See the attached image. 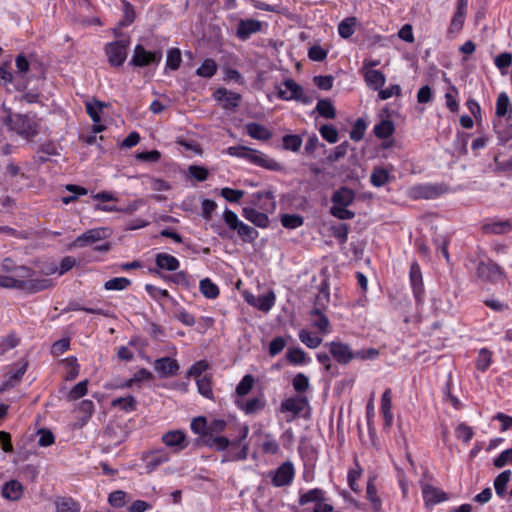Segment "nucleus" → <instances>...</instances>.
<instances>
[{
	"mask_svg": "<svg viewBox=\"0 0 512 512\" xmlns=\"http://www.w3.org/2000/svg\"><path fill=\"white\" fill-rule=\"evenodd\" d=\"M269 476L275 487L287 486L294 478V467L291 462H284L276 470L270 471Z\"/></svg>",
	"mask_w": 512,
	"mask_h": 512,
	"instance_id": "obj_8",
	"label": "nucleus"
},
{
	"mask_svg": "<svg viewBox=\"0 0 512 512\" xmlns=\"http://www.w3.org/2000/svg\"><path fill=\"white\" fill-rule=\"evenodd\" d=\"M356 22L357 20L355 17H348L342 20L338 25L339 35L344 39L350 38L354 33Z\"/></svg>",
	"mask_w": 512,
	"mask_h": 512,
	"instance_id": "obj_36",
	"label": "nucleus"
},
{
	"mask_svg": "<svg viewBox=\"0 0 512 512\" xmlns=\"http://www.w3.org/2000/svg\"><path fill=\"white\" fill-rule=\"evenodd\" d=\"M310 324L321 334L326 335L331 332V325L328 317L319 309L314 308L309 313Z\"/></svg>",
	"mask_w": 512,
	"mask_h": 512,
	"instance_id": "obj_17",
	"label": "nucleus"
},
{
	"mask_svg": "<svg viewBox=\"0 0 512 512\" xmlns=\"http://www.w3.org/2000/svg\"><path fill=\"white\" fill-rule=\"evenodd\" d=\"M245 159L257 166L266 168L271 171H281L283 169L282 165L276 160L252 148H248Z\"/></svg>",
	"mask_w": 512,
	"mask_h": 512,
	"instance_id": "obj_9",
	"label": "nucleus"
},
{
	"mask_svg": "<svg viewBox=\"0 0 512 512\" xmlns=\"http://www.w3.org/2000/svg\"><path fill=\"white\" fill-rule=\"evenodd\" d=\"M129 46L128 39H121L108 43L105 46V52L108 56L109 63L113 66H122L127 58V48Z\"/></svg>",
	"mask_w": 512,
	"mask_h": 512,
	"instance_id": "obj_7",
	"label": "nucleus"
},
{
	"mask_svg": "<svg viewBox=\"0 0 512 512\" xmlns=\"http://www.w3.org/2000/svg\"><path fill=\"white\" fill-rule=\"evenodd\" d=\"M422 494L427 506H433L448 499L444 491L429 484L422 487Z\"/></svg>",
	"mask_w": 512,
	"mask_h": 512,
	"instance_id": "obj_20",
	"label": "nucleus"
},
{
	"mask_svg": "<svg viewBox=\"0 0 512 512\" xmlns=\"http://www.w3.org/2000/svg\"><path fill=\"white\" fill-rule=\"evenodd\" d=\"M66 190L69 192H72L73 195L62 197V202L64 204H69V203L75 201L77 199V196L86 195L88 192L86 188H84L82 186L74 185V184H68L66 186Z\"/></svg>",
	"mask_w": 512,
	"mask_h": 512,
	"instance_id": "obj_54",
	"label": "nucleus"
},
{
	"mask_svg": "<svg viewBox=\"0 0 512 512\" xmlns=\"http://www.w3.org/2000/svg\"><path fill=\"white\" fill-rule=\"evenodd\" d=\"M131 284V281L126 277H115L104 283L106 290H117L121 291L126 289Z\"/></svg>",
	"mask_w": 512,
	"mask_h": 512,
	"instance_id": "obj_46",
	"label": "nucleus"
},
{
	"mask_svg": "<svg viewBox=\"0 0 512 512\" xmlns=\"http://www.w3.org/2000/svg\"><path fill=\"white\" fill-rule=\"evenodd\" d=\"M251 204L258 206L261 210L273 212L276 208V202L272 191L256 192L252 195Z\"/></svg>",
	"mask_w": 512,
	"mask_h": 512,
	"instance_id": "obj_15",
	"label": "nucleus"
},
{
	"mask_svg": "<svg viewBox=\"0 0 512 512\" xmlns=\"http://www.w3.org/2000/svg\"><path fill=\"white\" fill-rule=\"evenodd\" d=\"M200 292L208 299H215L219 295L218 286L209 278H204L199 283Z\"/></svg>",
	"mask_w": 512,
	"mask_h": 512,
	"instance_id": "obj_33",
	"label": "nucleus"
},
{
	"mask_svg": "<svg viewBox=\"0 0 512 512\" xmlns=\"http://www.w3.org/2000/svg\"><path fill=\"white\" fill-rule=\"evenodd\" d=\"M293 387L294 389L299 392V393H303L305 391L308 390L309 388V379L306 375H304L303 373H298L294 378H293Z\"/></svg>",
	"mask_w": 512,
	"mask_h": 512,
	"instance_id": "obj_62",
	"label": "nucleus"
},
{
	"mask_svg": "<svg viewBox=\"0 0 512 512\" xmlns=\"http://www.w3.org/2000/svg\"><path fill=\"white\" fill-rule=\"evenodd\" d=\"M170 459L169 454L164 450H159L154 452L147 463V467L150 469H155L159 465L168 462Z\"/></svg>",
	"mask_w": 512,
	"mask_h": 512,
	"instance_id": "obj_50",
	"label": "nucleus"
},
{
	"mask_svg": "<svg viewBox=\"0 0 512 512\" xmlns=\"http://www.w3.org/2000/svg\"><path fill=\"white\" fill-rule=\"evenodd\" d=\"M394 132V125L390 120H383L374 127V133L378 138L390 137Z\"/></svg>",
	"mask_w": 512,
	"mask_h": 512,
	"instance_id": "obj_43",
	"label": "nucleus"
},
{
	"mask_svg": "<svg viewBox=\"0 0 512 512\" xmlns=\"http://www.w3.org/2000/svg\"><path fill=\"white\" fill-rule=\"evenodd\" d=\"M218 70V65L215 60L211 58L205 59L201 66L197 68L196 75L203 78H211L213 77Z\"/></svg>",
	"mask_w": 512,
	"mask_h": 512,
	"instance_id": "obj_29",
	"label": "nucleus"
},
{
	"mask_svg": "<svg viewBox=\"0 0 512 512\" xmlns=\"http://www.w3.org/2000/svg\"><path fill=\"white\" fill-rule=\"evenodd\" d=\"M275 300V293L273 291H269L267 294L260 295L253 304L259 310L268 312L274 306Z\"/></svg>",
	"mask_w": 512,
	"mask_h": 512,
	"instance_id": "obj_32",
	"label": "nucleus"
},
{
	"mask_svg": "<svg viewBox=\"0 0 512 512\" xmlns=\"http://www.w3.org/2000/svg\"><path fill=\"white\" fill-rule=\"evenodd\" d=\"M331 356L340 365H347L352 360H375L379 356L376 348L360 349L354 351L349 344L340 340H334L325 344Z\"/></svg>",
	"mask_w": 512,
	"mask_h": 512,
	"instance_id": "obj_2",
	"label": "nucleus"
},
{
	"mask_svg": "<svg viewBox=\"0 0 512 512\" xmlns=\"http://www.w3.org/2000/svg\"><path fill=\"white\" fill-rule=\"evenodd\" d=\"M437 186L425 184L413 188V195L416 198L433 199L439 195Z\"/></svg>",
	"mask_w": 512,
	"mask_h": 512,
	"instance_id": "obj_28",
	"label": "nucleus"
},
{
	"mask_svg": "<svg viewBox=\"0 0 512 512\" xmlns=\"http://www.w3.org/2000/svg\"><path fill=\"white\" fill-rule=\"evenodd\" d=\"M253 384H254V378L252 375L250 374H247L245 375L241 381L239 382V384L237 385L236 387V393L239 395V396H245L247 395L252 387H253Z\"/></svg>",
	"mask_w": 512,
	"mask_h": 512,
	"instance_id": "obj_55",
	"label": "nucleus"
},
{
	"mask_svg": "<svg viewBox=\"0 0 512 512\" xmlns=\"http://www.w3.org/2000/svg\"><path fill=\"white\" fill-rule=\"evenodd\" d=\"M286 356L287 360L295 365L306 362V353L301 348H289Z\"/></svg>",
	"mask_w": 512,
	"mask_h": 512,
	"instance_id": "obj_53",
	"label": "nucleus"
},
{
	"mask_svg": "<svg viewBox=\"0 0 512 512\" xmlns=\"http://www.w3.org/2000/svg\"><path fill=\"white\" fill-rule=\"evenodd\" d=\"M391 389L387 388L381 397V412L384 417L385 425L390 426L393 421V414L391 412L392 400H391Z\"/></svg>",
	"mask_w": 512,
	"mask_h": 512,
	"instance_id": "obj_26",
	"label": "nucleus"
},
{
	"mask_svg": "<svg viewBox=\"0 0 512 512\" xmlns=\"http://www.w3.org/2000/svg\"><path fill=\"white\" fill-rule=\"evenodd\" d=\"M262 23L255 19H241L237 25L236 36L240 40H247L252 34L259 32Z\"/></svg>",
	"mask_w": 512,
	"mask_h": 512,
	"instance_id": "obj_13",
	"label": "nucleus"
},
{
	"mask_svg": "<svg viewBox=\"0 0 512 512\" xmlns=\"http://www.w3.org/2000/svg\"><path fill=\"white\" fill-rule=\"evenodd\" d=\"M367 85L374 89L379 90L385 84V75L379 70L368 69L364 75Z\"/></svg>",
	"mask_w": 512,
	"mask_h": 512,
	"instance_id": "obj_27",
	"label": "nucleus"
},
{
	"mask_svg": "<svg viewBox=\"0 0 512 512\" xmlns=\"http://www.w3.org/2000/svg\"><path fill=\"white\" fill-rule=\"evenodd\" d=\"M491 364V353L487 349H481L477 359V368L485 371Z\"/></svg>",
	"mask_w": 512,
	"mask_h": 512,
	"instance_id": "obj_64",
	"label": "nucleus"
},
{
	"mask_svg": "<svg viewBox=\"0 0 512 512\" xmlns=\"http://www.w3.org/2000/svg\"><path fill=\"white\" fill-rule=\"evenodd\" d=\"M242 216L259 228H267L269 226V217L267 213L260 212L254 207H244L242 209Z\"/></svg>",
	"mask_w": 512,
	"mask_h": 512,
	"instance_id": "obj_19",
	"label": "nucleus"
},
{
	"mask_svg": "<svg viewBox=\"0 0 512 512\" xmlns=\"http://www.w3.org/2000/svg\"><path fill=\"white\" fill-rule=\"evenodd\" d=\"M196 382L199 393L205 396L206 398H211L213 393L210 379L207 378L206 376H203L201 378H197Z\"/></svg>",
	"mask_w": 512,
	"mask_h": 512,
	"instance_id": "obj_63",
	"label": "nucleus"
},
{
	"mask_svg": "<svg viewBox=\"0 0 512 512\" xmlns=\"http://www.w3.org/2000/svg\"><path fill=\"white\" fill-rule=\"evenodd\" d=\"M458 95V89L455 86H450L448 92L445 94L446 106L451 112H457L459 109V104L456 99Z\"/></svg>",
	"mask_w": 512,
	"mask_h": 512,
	"instance_id": "obj_56",
	"label": "nucleus"
},
{
	"mask_svg": "<svg viewBox=\"0 0 512 512\" xmlns=\"http://www.w3.org/2000/svg\"><path fill=\"white\" fill-rule=\"evenodd\" d=\"M88 380H83L77 383L69 392L68 398L70 400H77L85 396L87 393Z\"/></svg>",
	"mask_w": 512,
	"mask_h": 512,
	"instance_id": "obj_57",
	"label": "nucleus"
},
{
	"mask_svg": "<svg viewBox=\"0 0 512 512\" xmlns=\"http://www.w3.org/2000/svg\"><path fill=\"white\" fill-rule=\"evenodd\" d=\"M348 206H332L330 213L340 220H349L354 218L355 213L347 209Z\"/></svg>",
	"mask_w": 512,
	"mask_h": 512,
	"instance_id": "obj_58",
	"label": "nucleus"
},
{
	"mask_svg": "<svg viewBox=\"0 0 512 512\" xmlns=\"http://www.w3.org/2000/svg\"><path fill=\"white\" fill-rule=\"evenodd\" d=\"M303 217L296 214H283L281 216V224L287 229H296L303 225Z\"/></svg>",
	"mask_w": 512,
	"mask_h": 512,
	"instance_id": "obj_48",
	"label": "nucleus"
},
{
	"mask_svg": "<svg viewBox=\"0 0 512 512\" xmlns=\"http://www.w3.org/2000/svg\"><path fill=\"white\" fill-rule=\"evenodd\" d=\"M164 280L170 281L176 285L189 288L191 286L190 276L185 271H179L173 275L163 276Z\"/></svg>",
	"mask_w": 512,
	"mask_h": 512,
	"instance_id": "obj_45",
	"label": "nucleus"
},
{
	"mask_svg": "<svg viewBox=\"0 0 512 512\" xmlns=\"http://www.w3.org/2000/svg\"><path fill=\"white\" fill-rule=\"evenodd\" d=\"M366 498L370 501L374 512H380L381 500L377 496V490L373 479H369L367 483Z\"/></svg>",
	"mask_w": 512,
	"mask_h": 512,
	"instance_id": "obj_34",
	"label": "nucleus"
},
{
	"mask_svg": "<svg viewBox=\"0 0 512 512\" xmlns=\"http://www.w3.org/2000/svg\"><path fill=\"white\" fill-rule=\"evenodd\" d=\"M315 110L326 119H334L336 117L335 107L329 99H320Z\"/></svg>",
	"mask_w": 512,
	"mask_h": 512,
	"instance_id": "obj_31",
	"label": "nucleus"
},
{
	"mask_svg": "<svg viewBox=\"0 0 512 512\" xmlns=\"http://www.w3.org/2000/svg\"><path fill=\"white\" fill-rule=\"evenodd\" d=\"M323 498H324V492L321 489L314 488V489H311L308 492L304 493L303 495H301L299 503L301 505H306L307 503L315 502V504H316V503L322 501Z\"/></svg>",
	"mask_w": 512,
	"mask_h": 512,
	"instance_id": "obj_47",
	"label": "nucleus"
},
{
	"mask_svg": "<svg viewBox=\"0 0 512 512\" xmlns=\"http://www.w3.org/2000/svg\"><path fill=\"white\" fill-rule=\"evenodd\" d=\"M283 85L285 89L277 86V96L281 100L290 101L296 100L303 104L311 103V98L307 97L301 85L296 83L293 79L287 78L284 80Z\"/></svg>",
	"mask_w": 512,
	"mask_h": 512,
	"instance_id": "obj_5",
	"label": "nucleus"
},
{
	"mask_svg": "<svg viewBox=\"0 0 512 512\" xmlns=\"http://www.w3.org/2000/svg\"><path fill=\"white\" fill-rule=\"evenodd\" d=\"M222 218L227 227L232 231H236L243 242L253 243L258 238V231L241 221L238 215L229 208H225Z\"/></svg>",
	"mask_w": 512,
	"mask_h": 512,
	"instance_id": "obj_3",
	"label": "nucleus"
},
{
	"mask_svg": "<svg viewBox=\"0 0 512 512\" xmlns=\"http://www.w3.org/2000/svg\"><path fill=\"white\" fill-rule=\"evenodd\" d=\"M162 60V52L147 51L144 46L138 44L135 46L130 64L135 67H145L151 64H159Z\"/></svg>",
	"mask_w": 512,
	"mask_h": 512,
	"instance_id": "obj_6",
	"label": "nucleus"
},
{
	"mask_svg": "<svg viewBox=\"0 0 512 512\" xmlns=\"http://www.w3.org/2000/svg\"><path fill=\"white\" fill-rule=\"evenodd\" d=\"M389 173L386 169L381 167H376L373 169L370 181L375 187H382L389 181Z\"/></svg>",
	"mask_w": 512,
	"mask_h": 512,
	"instance_id": "obj_37",
	"label": "nucleus"
},
{
	"mask_svg": "<svg viewBox=\"0 0 512 512\" xmlns=\"http://www.w3.org/2000/svg\"><path fill=\"white\" fill-rule=\"evenodd\" d=\"M512 229L509 221H497L487 223L483 226V231L487 234H505Z\"/></svg>",
	"mask_w": 512,
	"mask_h": 512,
	"instance_id": "obj_30",
	"label": "nucleus"
},
{
	"mask_svg": "<svg viewBox=\"0 0 512 512\" xmlns=\"http://www.w3.org/2000/svg\"><path fill=\"white\" fill-rule=\"evenodd\" d=\"M306 404V398L290 397L282 401L281 412H289L292 414V418H295L303 411Z\"/></svg>",
	"mask_w": 512,
	"mask_h": 512,
	"instance_id": "obj_21",
	"label": "nucleus"
},
{
	"mask_svg": "<svg viewBox=\"0 0 512 512\" xmlns=\"http://www.w3.org/2000/svg\"><path fill=\"white\" fill-rule=\"evenodd\" d=\"M3 123L9 131L26 140L33 139L39 133L40 119L35 113L20 114L9 110Z\"/></svg>",
	"mask_w": 512,
	"mask_h": 512,
	"instance_id": "obj_1",
	"label": "nucleus"
},
{
	"mask_svg": "<svg viewBox=\"0 0 512 512\" xmlns=\"http://www.w3.org/2000/svg\"><path fill=\"white\" fill-rule=\"evenodd\" d=\"M51 285V281L33 282L0 274V287L3 288H13L23 290L28 293H37L49 288Z\"/></svg>",
	"mask_w": 512,
	"mask_h": 512,
	"instance_id": "obj_4",
	"label": "nucleus"
},
{
	"mask_svg": "<svg viewBox=\"0 0 512 512\" xmlns=\"http://www.w3.org/2000/svg\"><path fill=\"white\" fill-rule=\"evenodd\" d=\"M34 274H35V271L32 270L31 268L26 267V266H18L15 269V272H13V275L11 277H15L16 279L33 281V282L51 281L50 279H47V278L34 279L33 278Z\"/></svg>",
	"mask_w": 512,
	"mask_h": 512,
	"instance_id": "obj_39",
	"label": "nucleus"
},
{
	"mask_svg": "<svg viewBox=\"0 0 512 512\" xmlns=\"http://www.w3.org/2000/svg\"><path fill=\"white\" fill-rule=\"evenodd\" d=\"M477 275L480 279L497 281L502 276L500 267L492 261H481L477 266Z\"/></svg>",
	"mask_w": 512,
	"mask_h": 512,
	"instance_id": "obj_12",
	"label": "nucleus"
},
{
	"mask_svg": "<svg viewBox=\"0 0 512 512\" xmlns=\"http://www.w3.org/2000/svg\"><path fill=\"white\" fill-rule=\"evenodd\" d=\"M512 111L509 97L505 92L499 94L496 102V115L498 117H505Z\"/></svg>",
	"mask_w": 512,
	"mask_h": 512,
	"instance_id": "obj_40",
	"label": "nucleus"
},
{
	"mask_svg": "<svg viewBox=\"0 0 512 512\" xmlns=\"http://www.w3.org/2000/svg\"><path fill=\"white\" fill-rule=\"evenodd\" d=\"M154 369L161 377H171L177 374L179 364L173 358L163 357L155 361Z\"/></svg>",
	"mask_w": 512,
	"mask_h": 512,
	"instance_id": "obj_16",
	"label": "nucleus"
},
{
	"mask_svg": "<svg viewBox=\"0 0 512 512\" xmlns=\"http://www.w3.org/2000/svg\"><path fill=\"white\" fill-rule=\"evenodd\" d=\"M354 192L346 187L340 188L332 195L333 206H349L354 200Z\"/></svg>",
	"mask_w": 512,
	"mask_h": 512,
	"instance_id": "obj_25",
	"label": "nucleus"
},
{
	"mask_svg": "<svg viewBox=\"0 0 512 512\" xmlns=\"http://www.w3.org/2000/svg\"><path fill=\"white\" fill-rule=\"evenodd\" d=\"M23 492V485L18 480L13 479L3 485L1 494L7 500L17 501L22 497Z\"/></svg>",
	"mask_w": 512,
	"mask_h": 512,
	"instance_id": "obj_22",
	"label": "nucleus"
},
{
	"mask_svg": "<svg viewBox=\"0 0 512 512\" xmlns=\"http://www.w3.org/2000/svg\"><path fill=\"white\" fill-rule=\"evenodd\" d=\"M102 107L103 104L98 101L95 103H86V112L94 123H99L101 121L100 112L102 110Z\"/></svg>",
	"mask_w": 512,
	"mask_h": 512,
	"instance_id": "obj_60",
	"label": "nucleus"
},
{
	"mask_svg": "<svg viewBox=\"0 0 512 512\" xmlns=\"http://www.w3.org/2000/svg\"><path fill=\"white\" fill-rule=\"evenodd\" d=\"M111 405L113 407H119L121 410L125 412H130L136 409L137 402L133 396L129 395L127 397H119L113 399Z\"/></svg>",
	"mask_w": 512,
	"mask_h": 512,
	"instance_id": "obj_38",
	"label": "nucleus"
},
{
	"mask_svg": "<svg viewBox=\"0 0 512 512\" xmlns=\"http://www.w3.org/2000/svg\"><path fill=\"white\" fill-rule=\"evenodd\" d=\"M410 283L417 302H421L424 295L422 273L418 263L413 262L410 266Z\"/></svg>",
	"mask_w": 512,
	"mask_h": 512,
	"instance_id": "obj_14",
	"label": "nucleus"
},
{
	"mask_svg": "<svg viewBox=\"0 0 512 512\" xmlns=\"http://www.w3.org/2000/svg\"><path fill=\"white\" fill-rule=\"evenodd\" d=\"M283 148L292 152H297L302 146V138L296 134L285 135L282 138Z\"/></svg>",
	"mask_w": 512,
	"mask_h": 512,
	"instance_id": "obj_42",
	"label": "nucleus"
},
{
	"mask_svg": "<svg viewBox=\"0 0 512 512\" xmlns=\"http://www.w3.org/2000/svg\"><path fill=\"white\" fill-rule=\"evenodd\" d=\"M298 336L300 341L310 349H315L322 343L320 337L313 335L310 331L305 329L300 330Z\"/></svg>",
	"mask_w": 512,
	"mask_h": 512,
	"instance_id": "obj_41",
	"label": "nucleus"
},
{
	"mask_svg": "<svg viewBox=\"0 0 512 512\" xmlns=\"http://www.w3.org/2000/svg\"><path fill=\"white\" fill-rule=\"evenodd\" d=\"M244 194L245 192L243 190L232 189L228 187L222 188L220 191V195L230 203H238Z\"/></svg>",
	"mask_w": 512,
	"mask_h": 512,
	"instance_id": "obj_51",
	"label": "nucleus"
},
{
	"mask_svg": "<svg viewBox=\"0 0 512 512\" xmlns=\"http://www.w3.org/2000/svg\"><path fill=\"white\" fill-rule=\"evenodd\" d=\"M57 512H80V507L71 498H60L56 501Z\"/></svg>",
	"mask_w": 512,
	"mask_h": 512,
	"instance_id": "obj_44",
	"label": "nucleus"
},
{
	"mask_svg": "<svg viewBox=\"0 0 512 512\" xmlns=\"http://www.w3.org/2000/svg\"><path fill=\"white\" fill-rule=\"evenodd\" d=\"M247 134L256 140L268 141L272 137V133L262 124L250 122L246 124Z\"/></svg>",
	"mask_w": 512,
	"mask_h": 512,
	"instance_id": "obj_24",
	"label": "nucleus"
},
{
	"mask_svg": "<svg viewBox=\"0 0 512 512\" xmlns=\"http://www.w3.org/2000/svg\"><path fill=\"white\" fill-rule=\"evenodd\" d=\"M110 234V229L105 227L90 229L79 235L75 239L73 245L75 247H85L89 244L108 238Z\"/></svg>",
	"mask_w": 512,
	"mask_h": 512,
	"instance_id": "obj_10",
	"label": "nucleus"
},
{
	"mask_svg": "<svg viewBox=\"0 0 512 512\" xmlns=\"http://www.w3.org/2000/svg\"><path fill=\"white\" fill-rule=\"evenodd\" d=\"M366 131V123L362 119H357L350 131V138L354 141H360Z\"/></svg>",
	"mask_w": 512,
	"mask_h": 512,
	"instance_id": "obj_59",
	"label": "nucleus"
},
{
	"mask_svg": "<svg viewBox=\"0 0 512 512\" xmlns=\"http://www.w3.org/2000/svg\"><path fill=\"white\" fill-rule=\"evenodd\" d=\"M214 98L217 101L223 102L225 109H234L238 107L241 95L225 88H219L215 91Z\"/></svg>",
	"mask_w": 512,
	"mask_h": 512,
	"instance_id": "obj_18",
	"label": "nucleus"
},
{
	"mask_svg": "<svg viewBox=\"0 0 512 512\" xmlns=\"http://www.w3.org/2000/svg\"><path fill=\"white\" fill-rule=\"evenodd\" d=\"M181 61V52L178 48H172L167 51V68L171 70H177L180 67Z\"/></svg>",
	"mask_w": 512,
	"mask_h": 512,
	"instance_id": "obj_49",
	"label": "nucleus"
},
{
	"mask_svg": "<svg viewBox=\"0 0 512 512\" xmlns=\"http://www.w3.org/2000/svg\"><path fill=\"white\" fill-rule=\"evenodd\" d=\"M190 426H191V430L195 434H199V435L208 434V432H207L208 424H207L205 417L200 416V417H196V418L192 419Z\"/></svg>",
	"mask_w": 512,
	"mask_h": 512,
	"instance_id": "obj_61",
	"label": "nucleus"
},
{
	"mask_svg": "<svg viewBox=\"0 0 512 512\" xmlns=\"http://www.w3.org/2000/svg\"><path fill=\"white\" fill-rule=\"evenodd\" d=\"M511 471L505 470L501 472L494 480L495 492L498 496L503 497L506 494V486L510 480Z\"/></svg>",
	"mask_w": 512,
	"mask_h": 512,
	"instance_id": "obj_35",
	"label": "nucleus"
},
{
	"mask_svg": "<svg viewBox=\"0 0 512 512\" xmlns=\"http://www.w3.org/2000/svg\"><path fill=\"white\" fill-rule=\"evenodd\" d=\"M155 264L157 268L166 271H176L180 266V262L176 257L164 252L156 254Z\"/></svg>",
	"mask_w": 512,
	"mask_h": 512,
	"instance_id": "obj_23",
	"label": "nucleus"
},
{
	"mask_svg": "<svg viewBox=\"0 0 512 512\" xmlns=\"http://www.w3.org/2000/svg\"><path fill=\"white\" fill-rule=\"evenodd\" d=\"M165 446L171 448L173 452H180L188 446L186 436L181 430H171L164 433L161 437Z\"/></svg>",
	"mask_w": 512,
	"mask_h": 512,
	"instance_id": "obj_11",
	"label": "nucleus"
},
{
	"mask_svg": "<svg viewBox=\"0 0 512 512\" xmlns=\"http://www.w3.org/2000/svg\"><path fill=\"white\" fill-rule=\"evenodd\" d=\"M321 136L329 143L334 144L338 141V131L331 124H324L320 127Z\"/></svg>",
	"mask_w": 512,
	"mask_h": 512,
	"instance_id": "obj_52",
	"label": "nucleus"
}]
</instances>
